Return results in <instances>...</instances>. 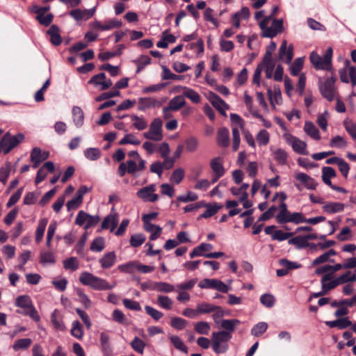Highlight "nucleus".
<instances>
[{"instance_id":"obj_1","label":"nucleus","mask_w":356,"mask_h":356,"mask_svg":"<svg viewBox=\"0 0 356 356\" xmlns=\"http://www.w3.org/2000/svg\"><path fill=\"white\" fill-rule=\"evenodd\" d=\"M79 280L82 284L98 291L111 290L115 286V284H110L106 280L86 271L80 274Z\"/></svg>"},{"instance_id":"obj_2","label":"nucleus","mask_w":356,"mask_h":356,"mask_svg":"<svg viewBox=\"0 0 356 356\" xmlns=\"http://www.w3.org/2000/svg\"><path fill=\"white\" fill-rule=\"evenodd\" d=\"M232 338L229 332H213L211 334L213 350L217 354L225 353L229 348L228 341Z\"/></svg>"},{"instance_id":"obj_3","label":"nucleus","mask_w":356,"mask_h":356,"mask_svg":"<svg viewBox=\"0 0 356 356\" xmlns=\"http://www.w3.org/2000/svg\"><path fill=\"white\" fill-rule=\"evenodd\" d=\"M145 160L129 159L127 162L121 163L119 165L118 173L120 177H123L126 173L131 174L134 176L143 171L146 166Z\"/></svg>"},{"instance_id":"obj_4","label":"nucleus","mask_w":356,"mask_h":356,"mask_svg":"<svg viewBox=\"0 0 356 356\" xmlns=\"http://www.w3.org/2000/svg\"><path fill=\"white\" fill-rule=\"evenodd\" d=\"M332 47L327 49L323 56H321L313 51L309 56L310 61L316 70H330L332 68Z\"/></svg>"},{"instance_id":"obj_5","label":"nucleus","mask_w":356,"mask_h":356,"mask_svg":"<svg viewBox=\"0 0 356 356\" xmlns=\"http://www.w3.org/2000/svg\"><path fill=\"white\" fill-rule=\"evenodd\" d=\"M271 17H266L259 22V27L262 30V36L273 38L282 32L283 28L282 19H273L270 26H268Z\"/></svg>"},{"instance_id":"obj_6","label":"nucleus","mask_w":356,"mask_h":356,"mask_svg":"<svg viewBox=\"0 0 356 356\" xmlns=\"http://www.w3.org/2000/svg\"><path fill=\"white\" fill-rule=\"evenodd\" d=\"M24 135L19 133L15 136H12L9 132L4 134L0 140V153L8 154L13 148L24 140Z\"/></svg>"},{"instance_id":"obj_7","label":"nucleus","mask_w":356,"mask_h":356,"mask_svg":"<svg viewBox=\"0 0 356 356\" xmlns=\"http://www.w3.org/2000/svg\"><path fill=\"white\" fill-rule=\"evenodd\" d=\"M163 122L160 118H154L150 123L148 131L143 133L145 138L154 142L163 140Z\"/></svg>"},{"instance_id":"obj_8","label":"nucleus","mask_w":356,"mask_h":356,"mask_svg":"<svg viewBox=\"0 0 356 356\" xmlns=\"http://www.w3.org/2000/svg\"><path fill=\"white\" fill-rule=\"evenodd\" d=\"M336 78L330 76L327 78L325 81L321 79H319V90L321 94L327 100L331 102L334 100L337 94V89L335 87Z\"/></svg>"},{"instance_id":"obj_9","label":"nucleus","mask_w":356,"mask_h":356,"mask_svg":"<svg viewBox=\"0 0 356 356\" xmlns=\"http://www.w3.org/2000/svg\"><path fill=\"white\" fill-rule=\"evenodd\" d=\"M16 306L24 309L23 314L29 316L35 321H39L40 316L27 296H19L15 301ZM22 313V312H21Z\"/></svg>"},{"instance_id":"obj_10","label":"nucleus","mask_w":356,"mask_h":356,"mask_svg":"<svg viewBox=\"0 0 356 356\" xmlns=\"http://www.w3.org/2000/svg\"><path fill=\"white\" fill-rule=\"evenodd\" d=\"M230 120L233 124L232 126V149L234 152H236L240 145V133L239 129H243L244 127V122L243 119L237 114L232 113L230 115Z\"/></svg>"},{"instance_id":"obj_11","label":"nucleus","mask_w":356,"mask_h":356,"mask_svg":"<svg viewBox=\"0 0 356 356\" xmlns=\"http://www.w3.org/2000/svg\"><path fill=\"white\" fill-rule=\"evenodd\" d=\"M282 138L284 140V141L291 147L292 149L296 153L302 155L308 154V152L307 151V145L305 142L293 136L288 131H286L282 135Z\"/></svg>"},{"instance_id":"obj_12","label":"nucleus","mask_w":356,"mask_h":356,"mask_svg":"<svg viewBox=\"0 0 356 356\" xmlns=\"http://www.w3.org/2000/svg\"><path fill=\"white\" fill-rule=\"evenodd\" d=\"M198 286L201 289H216L222 293H227L231 289L229 285L219 280L209 278H205L200 282Z\"/></svg>"},{"instance_id":"obj_13","label":"nucleus","mask_w":356,"mask_h":356,"mask_svg":"<svg viewBox=\"0 0 356 356\" xmlns=\"http://www.w3.org/2000/svg\"><path fill=\"white\" fill-rule=\"evenodd\" d=\"M99 222V217L91 216L83 211H80L76 218L75 223L79 226L84 225V229H88L96 225Z\"/></svg>"},{"instance_id":"obj_14","label":"nucleus","mask_w":356,"mask_h":356,"mask_svg":"<svg viewBox=\"0 0 356 356\" xmlns=\"http://www.w3.org/2000/svg\"><path fill=\"white\" fill-rule=\"evenodd\" d=\"M156 190V185L150 184L138 190L136 195L144 202H155L159 199V195L155 193Z\"/></svg>"},{"instance_id":"obj_15","label":"nucleus","mask_w":356,"mask_h":356,"mask_svg":"<svg viewBox=\"0 0 356 356\" xmlns=\"http://www.w3.org/2000/svg\"><path fill=\"white\" fill-rule=\"evenodd\" d=\"M91 190L92 188H88L85 185L80 186L76 193L75 197L67 202V210L70 211L79 207L83 202V195Z\"/></svg>"},{"instance_id":"obj_16","label":"nucleus","mask_w":356,"mask_h":356,"mask_svg":"<svg viewBox=\"0 0 356 356\" xmlns=\"http://www.w3.org/2000/svg\"><path fill=\"white\" fill-rule=\"evenodd\" d=\"M207 99L220 114L227 115L226 111L229 110V106L224 100L213 92L208 93Z\"/></svg>"},{"instance_id":"obj_17","label":"nucleus","mask_w":356,"mask_h":356,"mask_svg":"<svg viewBox=\"0 0 356 356\" xmlns=\"http://www.w3.org/2000/svg\"><path fill=\"white\" fill-rule=\"evenodd\" d=\"M293 57V47L292 44L288 46L286 40H283L279 49L278 58L280 60L291 64Z\"/></svg>"},{"instance_id":"obj_18","label":"nucleus","mask_w":356,"mask_h":356,"mask_svg":"<svg viewBox=\"0 0 356 356\" xmlns=\"http://www.w3.org/2000/svg\"><path fill=\"white\" fill-rule=\"evenodd\" d=\"M88 83L92 84L95 87L99 86L100 90H105L113 85L111 79H106V74L104 73H99L93 76L88 81Z\"/></svg>"},{"instance_id":"obj_19","label":"nucleus","mask_w":356,"mask_h":356,"mask_svg":"<svg viewBox=\"0 0 356 356\" xmlns=\"http://www.w3.org/2000/svg\"><path fill=\"white\" fill-rule=\"evenodd\" d=\"M294 178L308 190H314L317 186L316 181L306 173H296Z\"/></svg>"},{"instance_id":"obj_20","label":"nucleus","mask_w":356,"mask_h":356,"mask_svg":"<svg viewBox=\"0 0 356 356\" xmlns=\"http://www.w3.org/2000/svg\"><path fill=\"white\" fill-rule=\"evenodd\" d=\"M161 103L153 97H140L138 100V109L141 111L154 107H159Z\"/></svg>"},{"instance_id":"obj_21","label":"nucleus","mask_w":356,"mask_h":356,"mask_svg":"<svg viewBox=\"0 0 356 356\" xmlns=\"http://www.w3.org/2000/svg\"><path fill=\"white\" fill-rule=\"evenodd\" d=\"M95 10L96 7L85 10L74 9L70 12V15L76 21L87 20L94 15Z\"/></svg>"},{"instance_id":"obj_22","label":"nucleus","mask_w":356,"mask_h":356,"mask_svg":"<svg viewBox=\"0 0 356 356\" xmlns=\"http://www.w3.org/2000/svg\"><path fill=\"white\" fill-rule=\"evenodd\" d=\"M117 261V256L115 252H108L103 254L99 259V263L103 269L113 267Z\"/></svg>"},{"instance_id":"obj_23","label":"nucleus","mask_w":356,"mask_h":356,"mask_svg":"<svg viewBox=\"0 0 356 356\" xmlns=\"http://www.w3.org/2000/svg\"><path fill=\"white\" fill-rule=\"evenodd\" d=\"M118 220L119 216L118 213L114 209H112L111 213L103 220L102 227L103 229H110L111 232H113L116 227Z\"/></svg>"},{"instance_id":"obj_24","label":"nucleus","mask_w":356,"mask_h":356,"mask_svg":"<svg viewBox=\"0 0 356 356\" xmlns=\"http://www.w3.org/2000/svg\"><path fill=\"white\" fill-rule=\"evenodd\" d=\"M334 273V272L331 270L321 273L323 275L321 280L322 289H325V291H330L336 287V286L333 285L335 282Z\"/></svg>"},{"instance_id":"obj_25","label":"nucleus","mask_w":356,"mask_h":356,"mask_svg":"<svg viewBox=\"0 0 356 356\" xmlns=\"http://www.w3.org/2000/svg\"><path fill=\"white\" fill-rule=\"evenodd\" d=\"M345 204L339 202H325L322 207L323 211L328 214H334L343 212Z\"/></svg>"},{"instance_id":"obj_26","label":"nucleus","mask_w":356,"mask_h":356,"mask_svg":"<svg viewBox=\"0 0 356 356\" xmlns=\"http://www.w3.org/2000/svg\"><path fill=\"white\" fill-rule=\"evenodd\" d=\"M54 170V165L51 161L46 162L38 171L35 179V184L42 182L47 175V171L52 172Z\"/></svg>"},{"instance_id":"obj_27","label":"nucleus","mask_w":356,"mask_h":356,"mask_svg":"<svg viewBox=\"0 0 356 356\" xmlns=\"http://www.w3.org/2000/svg\"><path fill=\"white\" fill-rule=\"evenodd\" d=\"M305 134L312 139L319 141L321 139V134L318 128L311 121H306L303 127Z\"/></svg>"},{"instance_id":"obj_28","label":"nucleus","mask_w":356,"mask_h":356,"mask_svg":"<svg viewBox=\"0 0 356 356\" xmlns=\"http://www.w3.org/2000/svg\"><path fill=\"white\" fill-rule=\"evenodd\" d=\"M217 143L222 147H227L229 145V131L226 127H221L218 131Z\"/></svg>"},{"instance_id":"obj_29","label":"nucleus","mask_w":356,"mask_h":356,"mask_svg":"<svg viewBox=\"0 0 356 356\" xmlns=\"http://www.w3.org/2000/svg\"><path fill=\"white\" fill-rule=\"evenodd\" d=\"M241 322L238 319H224L220 321L218 327L224 329V330H221L220 332H229L230 334H232L236 326L238 325Z\"/></svg>"},{"instance_id":"obj_30","label":"nucleus","mask_w":356,"mask_h":356,"mask_svg":"<svg viewBox=\"0 0 356 356\" xmlns=\"http://www.w3.org/2000/svg\"><path fill=\"white\" fill-rule=\"evenodd\" d=\"M51 322L54 329L58 331H65L66 326L63 322L62 316L58 314L57 309H55L51 315Z\"/></svg>"},{"instance_id":"obj_31","label":"nucleus","mask_w":356,"mask_h":356,"mask_svg":"<svg viewBox=\"0 0 356 356\" xmlns=\"http://www.w3.org/2000/svg\"><path fill=\"white\" fill-rule=\"evenodd\" d=\"M354 282H356V274H353L351 271L348 270L336 277L333 285L337 287L341 284Z\"/></svg>"},{"instance_id":"obj_32","label":"nucleus","mask_w":356,"mask_h":356,"mask_svg":"<svg viewBox=\"0 0 356 356\" xmlns=\"http://www.w3.org/2000/svg\"><path fill=\"white\" fill-rule=\"evenodd\" d=\"M152 289L160 293H170L175 291L174 285L164 282H156L152 283Z\"/></svg>"},{"instance_id":"obj_33","label":"nucleus","mask_w":356,"mask_h":356,"mask_svg":"<svg viewBox=\"0 0 356 356\" xmlns=\"http://www.w3.org/2000/svg\"><path fill=\"white\" fill-rule=\"evenodd\" d=\"M210 166L213 173L218 177H222L225 174V168L222 165V159L220 157H216L210 162Z\"/></svg>"},{"instance_id":"obj_34","label":"nucleus","mask_w":356,"mask_h":356,"mask_svg":"<svg viewBox=\"0 0 356 356\" xmlns=\"http://www.w3.org/2000/svg\"><path fill=\"white\" fill-rule=\"evenodd\" d=\"M273 159L281 165H286L288 161V153L283 149L277 148L273 149Z\"/></svg>"},{"instance_id":"obj_35","label":"nucleus","mask_w":356,"mask_h":356,"mask_svg":"<svg viewBox=\"0 0 356 356\" xmlns=\"http://www.w3.org/2000/svg\"><path fill=\"white\" fill-rule=\"evenodd\" d=\"M337 172L335 170L329 166H325L322 168V180L327 186H331V179L336 177Z\"/></svg>"},{"instance_id":"obj_36","label":"nucleus","mask_w":356,"mask_h":356,"mask_svg":"<svg viewBox=\"0 0 356 356\" xmlns=\"http://www.w3.org/2000/svg\"><path fill=\"white\" fill-rule=\"evenodd\" d=\"M72 117L74 125L79 128L83 124L84 113L83 110L79 106L72 108Z\"/></svg>"},{"instance_id":"obj_37","label":"nucleus","mask_w":356,"mask_h":356,"mask_svg":"<svg viewBox=\"0 0 356 356\" xmlns=\"http://www.w3.org/2000/svg\"><path fill=\"white\" fill-rule=\"evenodd\" d=\"M203 207H205L207 209L198 217V220L201 218H208L213 216L221 208V206L217 203H214L213 204L204 203V206Z\"/></svg>"},{"instance_id":"obj_38","label":"nucleus","mask_w":356,"mask_h":356,"mask_svg":"<svg viewBox=\"0 0 356 356\" xmlns=\"http://www.w3.org/2000/svg\"><path fill=\"white\" fill-rule=\"evenodd\" d=\"M130 118L133 122L132 126L138 131L145 130L147 127V122L143 116L131 115Z\"/></svg>"},{"instance_id":"obj_39","label":"nucleus","mask_w":356,"mask_h":356,"mask_svg":"<svg viewBox=\"0 0 356 356\" xmlns=\"http://www.w3.org/2000/svg\"><path fill=\"white\" fill-rule=\"evenodd\" d=\"M268 95L273 108H275V105L282 104V95L280 89L275 88L274 90H268Z\"/></svg>"},{"instance_id":"obj_40","label":"nucleus","mask_w":356,"mask_h":356,"mask_svg":"<svg viewBox=\"0 0 356 356\" xmlns=\"http://www.w3.org/2000/svg\"><path fill=\"white\" fill-rule=\"evenodd\" d=\"M325 324L330 327H338L341 330L345 329L352 325V322L348 319V317L339 318L335 321H326Z\"/></svg>"},{"instance_id":"obj_41","label":"nucleus","mask_w":356,"mask_h":356,"mask_svg":"<svg viewBox=\"0 0 356 356\" xmlns=\"http://www.w3.org/2000/svg\"><path fill=\"white\" fill-rule=\"evenodd\" d=\"M40 261L43 266L54 264L56 262L54 254L51 251H41L40 254Z\"/></svg>"},{"instance_id":"obj_42","label":"nucleus","mask_w":356,"mask_h":356,"mask_svg":"<svg viewBox=\"0 0 356 356\" xmlns=\"http://www.w3.org/2000/svg\"><path fill=\"white\" fill-rule=\"evenodd\" d=\"M180 88L183 90L184 97L189 99L193 103L198 104L200 102V95L194 90L188 87H180Z\"/></svg>"},{"instance_id":"obj_43","label":"nucleus","mask_w":356,"mask_h":356,"mask_svg":"<svg viewBox=\"0 0 356 356\" xmlns=\"http://www.w3.org/2000/svg\"><path fill=\"white\" fill-rule=\"evenodd\" d=\"M345 269L344 264H336L333 266L332 265H324L316 269L315 273L316 275H321V273H324L326 271L331 270L332 272H337L340 270Z\"/></svg>"},{"instance_id":"obj_44","label":"nucleus","mask_w":356,"mask_h":356,"mask_svg":"<svg viewBox=\"0 0 356 356\" xmlns=\"http://www.w3.org/2000/svg\"><path fill=\"white\" fill-rule=\"evenodd\" d=\"M144 229L146 232L151 234L149 239L152 241H154L158 238L162 232V228L161 227L154 224H147V225H144Z\"/></svg>"},{"instance_id":"obj_45","label":"nucleus","mask_w":356,"mask_h":356,"mask_svg":"<svg viewBox=\"0 0 356 356\" xmlns=\"http://www.w3.org/2000/svg\"><path fill=\"white\" fill-rule=\"evenodd\" d=\"M47 223L48 220L47 218L40 220L35 231L36 243H39L42 241Z\"/></svg>"},{"instance_id":"obj_46","label":"nucleus","mask_w":356,"mask_h":356,"mask_svg":"<svg viewBox=\"0 0 356 356\" xmlns=\"http://www.w3.org/2000/svg\"><path fill=\"white\" fill-rule=\"evenodd\" d=\"M47 33L49 35L51 42L53 44L57 46L61 43V38L59 35V30L56 26L52 25L47 31Z\"/></svg>"},{"instance_id":"obj_47","label":"nucleus","mask_w":356,"mask_h":356,"mask_svg":"<svg viewBox=\"0 0 356 356\" xmlns=\"http://www.w3.org/2000/svg\"><path fill=\"white\" fill-rule=\"evenodd\" d=\"M173 303V300L167 296L160 295L157 297V304L163 309H172Z\"/></svg>"},{"instance_id":"obj_48","label":"nucleus","mask_w":356,"mask_h":356,"mask_svg":"<svg viewBox=\"0 0 356 356\" xmlns=\"http://www.w3.org/2000/svg\"><path fill=\"white\" fill-rule=\"evenodd\" d=\"M70 333L72 336L78 339H81L83 338V329L79 321H74L72 322Z\"/></svg>"},{"instance_id":"obj_49","label":"nucleus","mask_w":356,"mask_h":356,"mask_svg":"<svg viewBox=\"0 0 356 356\" xmlns=\"http://www.w3.org/2000/svg\"><path fill=\"white\" fill-rule=\"evenodd\" d=\"M194 330L200 334L207 335L210 332L211 326L206 321H199L194 324Z\"/></svg>"},{"instance_id":"obj_50","label":"nucleus","mask_w":356,"mask_h":356,"mask_svg":"<svg viewBox=\"0 0 356 356\" xmlns=\"http://www.w3.org/2000/svg\"><path fill=\"white\" fill-rule=\"evenodd\" d=\"M330 147L344 149L348 146L346 140L341 136H334L330 141Z\"/></svg>"},{"instance_id":"obj_51","label":"nucleus","mask_w":356,"mask_h":356,"mask_svg":"<svg viewBox=\"0 0 356 356\" xmlns=\"http://www.w3.org/2000/svg\"><path fill=\"white\" fill-rule=\"evenodd\" d=\"M186 104L184 97L178 95L170 100L168 106L173 111H177Z\"/></svg>"},{"instance_id":"obj_52","label":"nucleus","mask_w":356,"mask_h":356,"mask_svg":"<svg viewBox=\"0 0 356 356\" xmlns=\"http://www.w3.org/2000/svg\"><path fill=\"white\" fill-rule=\"evenodd\" d=\"M288 243L289 245H294L298 249L304 248L309 245V243H307L305 236H295L289 239Z\"/></svg>"},{"instance_id":"obj_53","label":"nucleus","mask_w":356,"mask_h":356,"mask_svg":"<svg viewBox=\"0 0 356 356\" xmlns=\"http://www.w3.org/2000/svg\"><path fill=\"white\" fill-rule=\"evenodd\" d=\"M256 140L259 146H266L269 143L270 134L266 130L261 129L257 134Z\"/></svg>"},{"instance_id":"obj_54","label":"nucleus","mask_w":356,"mask_h":356,"mask_svg":"<svg viewBox=\"0 0 356 356\" xmlns=\"http://www.w3.org/2000/svg\"><path fill=\"white\" fill-rule=\"evenodd\" d=\"M130 346L136 353L143 354L145 348V343L138 337H135L130 343Z\"/></svg>"},{"instance_id":"obj_55","label":"nucleus","mask_w":356,"mask_h":356,"mask_svg":"<svg viewBox=\"0 0 356 356\" xmlns=\"http://www.w3.org/2000/svg\"><path fill=\"white\" fill-rule=\"evenodd\" d=\"M83 153L86 158L90 161H96L101 156V151L98 148H87Z\"/></svg>"},{"instance_id":"obj_56","label":"nucleus","mask_w":356,"mask_h":356,"mask_svg":"<svg viewBox=\"0 0 356 356\" xmlns=\"http://www.w3.org/2000/svg\"><path fill=\"white\" fill-rule=\"evenodd\" d=\"M303 58H297L292 64H290V72L293 76H297L302 69Z\"/></svg>"},{"instance_id":"obj_57","label":"nucleus","mask_w":356,"mask_h":356,"mask_svg":"<svg viewBox=\"0 0 356 356\" xmlns=\"http://www.w3.org/2000/svg\"><path fill=\"white\" fill-rule=\"evenodd\" d=\"M32 343V340L29 338H24L17 340L13 344V349L15 351L27 349Z\"/></svg>"},{"instance_id":"obj_58","label":"nucleus","mask_w":356,"mask_h":356,"mask_svg":"<svg viewBox=\"0 0 356 356\" xmlns=\"http://www.w3.org/2000/svg\"><path fill=\"white\" fill-rule=\"evenodd\" d=\"M127 144L138 145L140 144V140L137 138L133 134H127L119 141V145H120Z\"/></svg>"},{"instance_id":"obj_59","label":"nucleus","mask_w":356,"mask_h":356,"mask_svg":"<svg viewBox=\"0 0 356 356\" xmlns=\"http://www.w3.org/2000/svg\"><path fill=\"white\" fill-rule=\"evenodd\" d=\"M268 327L267 323L259 322L252 328L251 334L254 337H259L267 330Z\"/></svg>"},{"instance_id":"obj_60","label":"nucleus","mask_w":356,"mask_h":356,"mask_svg":"<svg viewBox=\"0 0 356 356\" xmlns=\"http://www.w3.org/2000/svg\"><path fill=\"white\" fill-rule=\"evenodd\" d=\"M170 339L172 342V343L174 345V346L178 349L180 351H182L185 353H188V348L186 346L184 343L183 341L181 339L180 337L177 336L172 335L170 337Z\"/></svg>"},{"instance_id":"obj_61","label":"nucleus","mask_w":356,"mask_h":356,"mask_svg":"<svg viewBox=\"0 0 356 356\" xmlns=\"http://www.w3.org/2000/svg\"><path fill=\"white\" fill-rule=\"evenodd\" d=\"M186 149L188 152H195L199 145V140L194 136H191L185 140Z\"/></svg>"},{"instance_id":"obj_62","label":"nucleus","mask_w":356,"mask_h":356,"mask_svg":"<svg viewBox=\"0 0 356 356\" xmlns=\"http://www.w3.org/2000/svg\"><path fill=\"white\" fill-rule=\"evenodd\" d=\"M105 248L104 239L102 237H99L94 239L90 245V250L93 252H100Z\"/></svg>"},{"instance_id":"obj_63","label":"nucleus","mask_w":356,"mask_h":356,"mask_svg":"<svg viewBox=\"0 0 356 356\" xmlns=\"http://www.w3.org/2000/svg\"><path fill=\"white\" fill-rule=\"evenodd\" d=\"M187 325L188 322L180 317H172L170 320V325L179 330H183Z\"/></svg>"},{"instance_id":"obj_64","label":"nucleus","mask_w":356,"mask_h":356,"mask_svg":"<svg viewBox=\"0 0 356 356\" xmlns=\"http://www.w3.org/2000/svg\"><path fill=\"white\" fill-rule=\"evenodd\" d=\"M185 172L182 168H177L175 170L170 177V181L179 184L184 177Z\"/></svg>"}]
</instances>
